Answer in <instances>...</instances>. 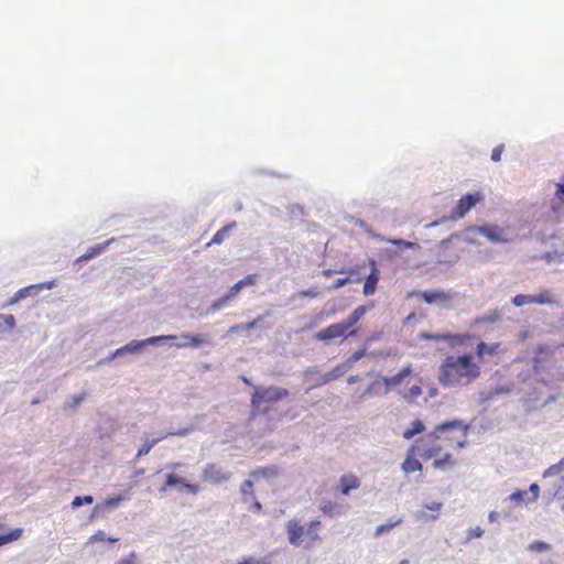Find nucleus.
<instances>
[{"label": "nucleus", "mask_w": 564, "mask_h": 564, "mask_svg": "<svg viewBox=\"0 0 564 564\" xmlns=\"http://www.w3.org/2000/svg\"><path fill=\"white\" fill-rule=\"evenodd\" d=\"M469 425L462 420L436 424L433 431L423 434L412 444V449L424 460H433L435 469H452L457 459L454 452L468 444Z\"/></svg>", "instance_id": "1"}, {"label": "nucleus", "mask_w": 564, "mask_h": 564, "mask_svg": "<svg viewBox=\"0 0 564 564\" xmlns=\"http://www.w3.org/2000/svg\"><path fill=\"white\" fill-rule=\"evenodd\" d=\"M481 376V367L470 352L445 356L437 368V382L445 389H462Z\"/></svg>", "instance_id": "2"}, {"label": "nucleus", "mask_w": 564, "mask_h": 564, "mask_svg": "<svg viewBox=\"0 0 564 564\" xmlns=\"http://www.w3.org/2000/svg\"><path fill=\"white\" fill-rule=\"evenodd\" d=\"M367 307L360 305L356 307L347 318L340 323L332 324L316 333L315 337L322 341H329L338 337H349L357 335V323L364 317Z\"/></svg>", "instance_id": "3"}, {"label": "nucleus", "mask_w": 564, "mask_h": 564, "mask_svg": "<svg viewBox=\"0 0 564 564\" xmlns=\"http://www.w3.org/2000/svg\"><path fill=\"white\" fill-rule=\"evenodd\" d=\"M321 521L313 520L308 523L307 528H304L296 520H290L286 523V533L290 544L294 546H303L304 549H311L316 542L321 541L318 528Z\"/></svg>", "instance_id": "4"}, {"label": "nucleus", "mask_w": 564, "mask_h": 564, "mask_svg": "<svg viewBox=\"0 0 564 564\" xmlns=\"http://www.w3.org/2000/svg\"><path fill=\"white\" fill-rule=\"evenodd\" d=\"M289 395V391L285 388L280 387H268V388H256L251 397L252 412L251 416L254 417L256 410L264 402H275L282 400Z\"/></svg>", "instance_id": "5"}, {"label": "nucleus", "mask_w": 564, "mask_h": 564, "mask_svg": "<svg viewBox=\"0 0 564 564\" xmlns=\"http://www.w3.org/2000/svg\"><path fill=\"white\" fill-rule=\"evenodd\" d=\"M419 338L422 340H434V341H446L451 347L462 346L467 341L471 340L474 336L469 333L458 334H431L427 332H421Z\"/></svg>", "instance_id": "6"}, {"label": "nucleus", "mask_w": 564, "mask_h": 564, "mask_svg": "<svg viewBox=\"0 0 564 564\" xmlns=\"http://www.w3.org/2000/svg\"><path fill=\"white\" fill-rule=\"evenodd\" d=\"M484 196L479 192L468 193L462 198L458 199L455 207L451 210L449 218L452 220H457L463 217L479 202H481Z\"/></svg>", "instance_id": "7"}, {"label": "nucleus", "mask_w": 564, "mask_h": 564, "mask_svg": "<svg viewBox=\"0 0 564 564\" xmlns=\"http://www.w3.org/2000/svg\"><path fill=\"white\" fill-rule=\"evenodd\" d=\"M175 338H176L175 336L169 335V336H154V337L147 338L144 340H132L129 344H127L126 346L118 348L116 350V352L113 354V356H120L124 352H138L141 348H143L148 345H153L156 343L175 339Z\"/></svg>", "instance_id": "8"}, {"label": "nucleus", "mask_w": 564, "mask_h": 564, "mask_svg": "<svg viewBox=\"0 0 564 564\" xmlns=\"http://www.w3.org/2000/svg\"><path fill=\"white\" fill-rule=\"evenodd\" d=\"M203 479L213 485H220L230 479V474L216 464H208L203 470Z\"/></svg>", "instance_id": "9"}, {"label": "nucleus", "mask_w": 564, "mask_h": 564, "mask_svg": "<svg viewBox=\"0 0 564 564\" xmlns=\"http://www.w3.org/2000/svg\"><path fill=\"white\" fill-rule=\"evenodd\" d=\"M501 350V343H491L487 344L484 340L477 343L475 347L474 358L478 360L480 367L482 368V364L488 356L498 355Z\"/></svg>", "instance_id": "10"}, {"label": "nucleus", "mask_w": 564, "mask_h": 564, "mask_svg": "<svg viewBox=\"0 0 564 564\" xmlns=\"http://www.w3.org/2000/svg\"><path fill=\"white\" fill-rule=\"evenodd\" d=\"M240 492L242 496V501L245 503H250L251 510L253 512H257V513L261 512L262 506L254 495L253 482L251 480L248 479L242 482V485L240 487Z\"/></svg>", "instance_id": "11"}, {"label": "nucleus", "mask_w": 564, "mask_h": 564, "mask_svg": "<svg viewBox=\"0 0 564 564\" xmlns=\"http://www.w3.org/2000/svg\"><path fill=\"white\" fill-rule=\"evenodd\" d=\"M189 433V429H182L176 432H167L162 435H160L156 438L147 441L138 451L137 458L148 455L150 451L162 440H165L169 436H186Z\"/></svg>", "instance_id": "12"}, {"label": "nucleus", "mask_w": 564, "mask_h": 564, "mask_svg": "<svg viewBox=\"0 0 564 564\" xmlns=\"http://www.w3.org/2000/svg\"><path fill=\"white\" fill-rule=\"evenodd\" d=\"M174 486H182L186 489L189 494L196 495L200 487L197 484H189L186 482V480L182 477H178L174 473H171L166 476L165 484L162 487V491H165L167 488L174 487Z\"/></svg>", "instance_id": "13"}, {"label": "nucleus", "mask_w": 564, "mask_h": 564, "mask_svg": "<svg viewBox=\"0 0 564 564\" xmlns=\"http://www.w3.org/2000/svg\"><path fill=\"white\" fill-rule=\"evenodd\" d=\"M360 479L354 474H345L339 478L337 490L344 495L348 496L352 490H356L360 487Z\"/></svg>", "instance_id": "14"}, {"label": "nucleus", "mask_w": 564, "mask_h": 564, "mask_svg": "<svg viewBox=\"0 0 564 564\" xmlns=\"http://www.w3.org/2000/svg\"><path fill=\"white\" fill-rule=\"evenodd\" d=\"M370 265L371 272L367 276L364 284V294L366 296L372 295L376 292L379 281V270L377 269L376 261L370 260Z\"/></svg>", "instance_id": "15"}, {"label": "nucleus", "mask_w": 564, "mask_h": 564, "mask_svg": "<svg viewBox=\"0 0 564 564\" xmlns=\"http://www.w3.org/2000/svg\"><path fill=\"white\" fill-rule=\"evenodd\" d=\"M417 454H415L412 449V446L409 448L406 457L402 463V470L405 474H411L414 471H421L423 468L422 463L417 459Z\"/></svg>", "instance_id": "16"}, {"label": "nucleus", "mask_w": 564, "mask_h": 564, "mask_svg": "<svg viewBox=\"0 0 564 564\" xmlns=\"http://www.w3.org/2000/svg\"><path fill=\"white\" fill-rule=\"evenodd\" d=\"M419 295L427 304H433L436 302H447L452 299L451 293L437 290L423 291L420 292Z\"/></svg>", "instance_id": "17"}, {"label": "nucleus", "mask_w": 564, "mask_h": 564, "mask_svg": "<svg viewBox=\"0 0 564 564\" xmlns=\"http://www.w3.org/2000/svg\"><path fill=\"white\" fill-rule=\"evenodd\" d=\"M477 230L479 234L485 236L491 242L507 241V239L503 238V236H502V229L497 226L484 225V226H480Z\"/></svg>", "instance_id": "18"}, {"label": "nucleus", "mask_w": 564, "mask_h": 564, "mask_svg": "<svg viewBox=\"0 0 564 564\" xmlns=\"http://www.w3.org/2000/svg\"><path fill=\"white\" fill-rule=\"evenodd\" d=\"M346 509V505L338 503L332 500H326L319 506V510L330 518L341 514Z\"/></svg>", "instance_id": "19"}, {"label": "nucleus", "mask_w": 564, "mask_h": 564, "mask_svg": "<svg viewBox=\"0 0 564 564\" xmlns=\"http://www.w3.org/2000/svg\"><path fill=\"white\" fill-rule=\"evenodd\" d=\"M412 373V366L411 365H408L405 367H403L400 372H398L395 376H392V377H384L382 378L387 384V387H389V391L391 390L392 387H398L402 383V381L409 377L410 375Z\"/></svg>", "instance_id": "20"}, {"label": "nucleus", "mask_w": 564, "mask_h": 564, "mask_svg": "<svg viewBox=\"0 0 564 564\" xmlns=\"http://www.w3.org/2000/svg\"><path fill=\"white\" fill-rule=\"evenodd\" d=\"M113 241V239L111 240H108L106 242H102V243H98L96 246H93L91 248H89L83 256H80L77 261L79 262H83V261H88L99 254H101L106 248Z\"/></svg>", "instance_id": "21"}, {"label": "nucleus", "mask_w": 564, "mask_h": 564, "mask_svg": "<svg viewBox=\"0 0 564 564\" xmlns=\"http://www.w3.org/2000/svg\"><path fill=\"white\" fill-rule=\"evenodd\" d=\"M388 393H389V387H387V384L382 378L377 379L373 382H371L365 391V394H368V395H384Z\"/></svg>", "instance_id": "22"}, {"label": "nucleus", "mask_w": 564, "mask_h": 564, "mask_svg": "<svg viewBox=\"0 0 564 564\" xmlns=\"http://www.w3.org/2000/svg\"><path fill=\"white\" fill-rule=\"evenodd\" d=\"M236 227V223H230L226 226H224L221 229H219L212 238V240L207 243V246L210 245H220L226 237L229 235L230 230Z\"/></svg>", "instance_id": "23"}, {"label": "nucleus", "mask_w": 564, "mask_h": 564, "mask_svg": "<svg viewBox=\"0 0 564 564\" xmlns=\"http://www.w3.org/2000/svg\"><path fill=\"white\" fill-rule=\"evenodd\" d=\"M425 430L424 423L421 420H414L410 426L403 432L405 440H411L415 435L423 433Z\"/></svg>", "instance_id": "24"}, {"label": "nucleus", "mask_w": 564, "mask_h": 564, "mask_svg": "<svg viewBox=\"0 0 564 564\" xmlns=\"http://www.w3.org/2000/svg\"><path fill=\"white\" fill-rule=\"evenodd\" d=\"M278 475V467L276 466H269L256 469L250 473V477L258 479V478H270L275 477Z\"/></svg>", "instance_id": "25"}, {"label": "nucleus", "mask_w": 564, "mask_h": 564, "mask_svg": "<svg viewBox=\"0 0 564 564\" xmlns=\"http://www.w3.org/2000/svg\"><path fill=\"white\" fill-rule=\"evenodd\" d=\"M533 304L544 305L554 304L553 294L550 290H543L539 294L532 295Z\"/></svg>", "instance_id": "26"}, {"label": "nucleus", "mask_w": 564, "mask_h": 564, "mask_svg": "<svg viewBox=\"0 0 564 564\" xmlns=\"http://www.w3.org/2000/svg\"><path fill=\"white\" fill-rule=\"evenodd\" d=\"M118 540H119L118 538L107 536L104 531L99 530L88 538L87 544H95V543L105 542V541H108L110 543H116V542H118Z\"/></svg>", "instance_id": "27"}, {"label": "nucleus", "mask_w": 564, "mask_h": 564, "mask_svg": "<svg viewBox=\"0 0 564 564\" xmlns=\"http://www.w3.org/2000/svg\"><path fill=\"white\" fill-rule=\"evenodd\" d=\"M562 473H564V457L560 462H557V463L551 465L549 468H546L543 471V478L557 476V475H561Z\"/></svg>", "instance_id": "28"}, {"label": "nucleus", "mask_w": 564, "mask_h": 564, "mask_svg": "<svg viewBox=\"0 0 564 564\" xmlns=\"http://www.w3.org/2000/svg\"><path fill=\"white\" fill-rule=\"evenodd\" d=\"M182 338L185 339V343L180 344L178 347H199L204 339L200 335H182Z\"/></svg>", "instance_id": "29"}, {"label": "nucleus", "mask_w": 564, "mask_h": 564, "mask_svg": "<svg viewBox=\"0 0 564 564\" xmlns=\"http://www.w3.org/2000/svg\"><path fill=\"white\" fill-rule=\"evenodd\" d=\"M402 521L403 520L400 518L395 521H389L387 523L380 524L379 527H377L375 535L379 536V535L390 532L394 527L401 524Z\"/></svg>", "instance_id": "30"}, {"label": "nucleus", "mask_w": 564, "mask_h": 564, "mask_svg": "<svg viewBox=\"0 0 564 564\" xmlns=\"http://www.w3.org/2000/svg\"><path fill=\"white\" fill-rule=\"evenodd\" d=\"M23 530L20 528L13 529L8 533H2V545L13 542L21 538Z\"/></svg>", "instance_id": "31"}, {"label": "nucleus", "mask_w": 564, "mask_h": 564, "mask_svg": "<svg viewBox=\"0 0 564 564\" xmlns=\"http://www.w3.org/2000/svg\"><path fill=\"white\" fill-rule=\"evenodd\" d=\"M553 497L560 501H563L562 509H564V475L556 482Z\"/></svg>", "instance_id": "32"}, {"label": "nucleus", "mask_w": 564, "mask_h": 564, "mask_svg": "<svg viewBox=\"0 0 564 564\" xmlns=\"http://www.w3.org/2000/svg\"><path fill=\"white\" fill-rule=\"evenodd\" d=\"M422 388L417 384H414L406 391L404 399L409 402H414L419 397L422 395Z\"/></svg>", "instance_id": "33"}, {"label": "nucleus", "mask_w": 564, "mask_h": 564, "mask_svg": "<svg viewBox=\"0 0 564 564\" xmlns=\"http://www.w3.org/2000/svg\"><path fill=\"white\" fill-rule=\"evenodd\" d=\"M512 303L517 307L533 304L532 295L518 294L512 299Z\"/></svg>", "instance_id": "34"}, {"label": "nucleus", "mask_w": 564, "mask_h": 564, "mask_svg": "<svg viewBox=\"0 0 564 564\" xmlns=\"http://www.w3.org/2000/svg\"><path fill=\"white\" fill-rule=\"evenodd\" d=\"M93 501H94L93 496H84V497L77 496L72 501V507L78 508V507L83 506L84 503L90 505V503H93Z\"/></svg>", "instance_id": "35"}, {"label": "nucleus", "mask_w": 564, "mask_h": 564, "mask_svg": "<svg viewBox=\"0 0 564 564\" xmlns=\"http://www.w3.org/2000/svg\"><path fill=\"white\" fill-rule=\"evenodd\" d=\"M37 289L36 285H31V286H28V288H24L22 290H20L17 294H15V297L10 302V303H14L17 302L19 299L21 297H24L26 296L28 294H31L32 291H35Z\"/></svg>", "instance_id": "36"}, {"label": "nucleus", "mask_w": 564, "mask_h": 564, "mask_svg": "<svg viewBox=\"0 0 564 564\" xmlns=\"http://www.w3.org/2000/svg\"><path fill=\"white\" fill-rule=\"evenodd\" d=\"M528 495L527 490H516L510 495V500L514 502H522L524 501V497Z\"/></svg>", "instance_id": "37"}, {"label": "nucleus", "mask_w": 564, "mask_h": 564, "mask_svg": "<svg viewBox=\"0 0 564 564\" xmlns=\"http://www.w3.org/2000/svg\"><path fill=\"white\" fill-rule=\"evenodd\" d=\"M238 564H270V562L265 558H254V557H247L243 561L239 562Z\"/></svg>", "instance_id": "38"}, {"label": "nucleus", "mask_w": 564, "mask_h": 564, "mask_svg": "<svg viewBox=\"0 0 564 564\" xmlns=\"http://www.w3.org/2000/svg\"><path fill=\"white\" fill-rule=\"evenodd\" d=\"M502 152H503V144H499L496 148H494L492 152H491V160L494 162L500 161Z\"/></svg>", "instance_id": "39"}, {"label": "nucleus", "mask_w": 564, "mask_h": 564, "mask_svg": "<svg viewBox=\"0 0 564 564\" xmlns=\"http://www.w3.org/2000/svg\"><path fill=\"white\" fill-rule=\"evenodd\" d=\"M549 549H550V545L544 542H534L530 545V550L536 551V552L547 551Z\"/></svg>", "instance_id": "40"}, {"label": "nucleus", "mask_w": 564, "mask_h": 564, "mask_svg": "<svg viewBox=\"0 0 564 564\" xmlns=\"http://www.w3.org/2000/svg\"><path fill=\"white\" fill-rule=\"evenodd\" d=\"M242 286L247 285H254L257 283V275L256 274H249L242 280L239 281Z\"/></svg>", "instance_id": "41"}, {"label": "nucleus", "mask_w": 564, "mask_h": 564, "mask_svg": "<svg viewBox=\"0 0 564 564\" xmlns=\"http://www.w3.org/2000/svg\"><path fill=\"white\" fill-rule=\"evenodd\" d=\"M349 278H341V279H337L333 285L329 288V290H337V289H340L343 286H345L347 283H349Z\"/></svg>", "instance_id": "42"}, {"label": "nucleus", "mask_w": 564, "mask_h": 564, "mask_svg": "<svg viewBox=\"0 0 564 564\" xmlns=\"http://www.w3.org/2000/svg\"><path fill=\"white\" fill-rule=\"evenodd\" d=\"M243 286L240 284V282H237L235 285H232L229 290V293L228 295L226 296V300L228 299H231L234 296H236L240 290L242 289Z\"/></svg>", "instance_id": "43"}, {"label": "nucleus", "mask_w": 564, "mask_h": 564, "mask_svg": "<svg viewBox=\"0 0 564 564\" xmlns=\"http://www.w3.org/2000/svg\"><path fill=\"white\" fill-rule=\"evenodd\" d=\"M387 242L394 245V246H404L406 248L412 247L411 242L404 241L402 239H388Z\"/></svg>", "instance_id": "44"}, {"label": "nucleus", "mask_w": 564, "mask_h": 564, "mask_svg": "<svg viewBox=\"0 0 564 564\" xmlns=\"http://www.w3.org/2000/svg\"><path fill=\"white\" fill-rule=\"evenodd\" d=\"M530 491L532 492V498L531 500L532 501H535L538 498H539V494H540V487L538 484L533 482L531 484L530 486Z\"/></svg>", "instance_id": "45"}, {"label": "nucleus", "mask_w": 564, "mask_h": 564, "mask_svg": "<svg viewBox=\"0 0 564 564\" xmlns=\"http://www.w3.org/2000/svg\"><path fill=\"white\" fill-rule=\"evenodd\" d=\"M135 563H137V555L134 553H131L129 556L120 560L118 564H135Z\"/></svg>", "instance_id": "46"}, {"label": "nucleus", "mask_w": 564, "mask_h": 564, "mask_svg": "<svg viewBox=\"0 0 564 564\" xmlns=\"http://www.w3.org/2000/svg\"><path fill=\"white\" fill-rule=\"evenodd\" d=\"M318 294H319V291L316 286L311 288L310 290L301 293L302 296H307V297H316Z\"/></svg>", "instance_id": "47"}, {"label": "nucleus", "mask_w": 564, "mask_h": 564, "mask_svg": "<svg viewBox=\"0 0 564 564\" xmlns=\"http://www.w3.org/2000/svg\"><path fill=\"white\" fill-rule=\"evenodd\" d=\"M425 508L431 511H440L442 508V503L437 501H432L425 505Z\"/></svg>", "instance_id": "48"}, {"label": "nucleus", "mask_w": 564, "mask_h": 564, "mask_svg": "<svg viewBox=\"0 0 564 564\" xmlns=\"http://www.w3.org/2000/svg\"><path fill=\"white\" fill-rule=\"evenodd\" d=\"M121 497H111L106 500V505L110 507H116L121 502Z\"/></svg>", "instance_id": "49"}, {"label": "nucleus", "mask_w": 564, "mask_h": 564, "mask_svg": "<svg viewBox=\"0 0 564 564\" xmlns=\"http://www.w3.org/2000/svg\"><path fill=\"white\" fill-rule=\"evenodd\" d=\"M3 321H4L6 325H8L9 327H13L14 317L12 315L4 316Z\"/></svg>", "instance_id": "50"}, {"label": "nucleus", "mask_w": 564, "mask_h": 564, "mask_svg": "<svg viewBox=\"0 0 564 564\" xmlns=\"http://www.w3.org/2000/svg\"><path fill=\"white\" fill-rule=\"evenodd\" d=\"M258 319L243 324L245 330H250L256 327Z\"/></svg>", "instance_id": "51"}, {"label": "nucleus", "mask_w": 564, "mask_h": 564, "mask_svg": "<svg viewBox=\"0 0 564 564\" xmlns=\"http://www.w3.org/2000/svg\"><path fill=\"white\" fill-rule=\"evenodd\" d=\"M241 330H245L243 324L234 325L229 329L230 333H237Z\"/></svg>", "instance_id": "52"}, {"label": "nucleus", "mask_w": 564, "mask_h": 564, "mask_svg": "<svg viewBox=\"0 0 564 564\" xmlns=\"http://www.w3.org/2000/svg\"><path fill=\"white\" fill-rule=\"evenodd\" d=\"M347 381H348L349 384L356 383V382L359 381V377L358 376H350Z\"/></svg>", "instance_id": "53"}, {"label": "nucleus", "mask_w": 564, "mask_h": 564, "mask_svg": "<svg viewBox=\"0 0 564 564\" xmlns=\"http://www.w3.org/2000/svg\"><path fill=\"white\" fill-rule=\"evenodd\" d=\"M182 467V463H172L169 465V468L175 471L177 468Z\"/></svg>", "instance_id": "54"}, {"label": "nucleus", "mask_w": 564, "mask_h": 564, "mask_svg": "<svg viewBox=\"0 0 564 564\" xmlns=\"http://www.w3.org/2000/svg\"><path fill=\"white\" fill-rule=\"evenodd\" d=\"M556 194H557L558 196H560V195H564V184H558V185H557Z\"/></svg>", "instance_id": "55"}, {"label": "nucleus", "mask_w": 564, "mask_h": 564, "mask_svg": "<svg viewBox=\"0 0 564 564\" xmlns=\"http://www.w3.org/2000/svg\"><path fill=\"white\" fill-rule=\"evenodd\" d=\"M497 518H498V513H497V512L491 511V512L489 513V520H490L491 522H494Z\"/></svg>", "instance_id": "56"}, {"label": "nucleus", "mask_w": 564, "mask_h": 564, "mask_svg": "<svg viewBox=\"0 0 564 564\" xmlns=\"http://www.w3.org/2000/svg\"><path fill=\"white\" fill-rule=\"evenodd\" d=\"M481 534H482V530L480 528H476L474 536L479 538V536H481Z\"/></svg>", "instance_id": "57"}, {"label": "nucleus", "mask_w": 564, "mask_h": 564, "mask_svg": "<svg viewBox=\"0 0 564 564\" xmlns=\"http://www.w3.org/2000/svg\"><path fill=\"white\" fill-rule=\"evenodd\" d=\"M362 355H364V352H362V351H358V352H356V354L354 355L352 359H354V360H358L359 358H361V356H362Z\"/></svg>", "instance_id": "58"}, {"label": "nucleus", "mask_w": 564, "mask_h": 564, "mask_svg": "<svg viewBox=\"0 0 564 564\" xmlns=\"http://www.w3.org/2000/svg\"><path fill=\"white\" fill-rule=\"evenodd\" d=\"M323 274H324L325 276H330V275L333 274V271H332V270H325V271L323 272Z\"/></svg>", "instance_id": "59"}, {"label": "nucleus", "mask_w": 564, "mask_h": 564, "mask_svg": "<svg viewBox=\"0 0 564 564\" xmlns=\"http://www.w3.org/2000/svg\"><path fill=\"white\" fill-rule=\"evenodd\" d=\"M144 474V470L143 469H139L135 471V476H140V475H143Z\"/></svg>", "instance_id": "60"}, {"label": "nucleus", "mask_w": 564, "mask_h": 564, "mask_svg": "<svg viewBox=\"0 0 564 564\" xmlns=\"http://www.w3.org/2000/svg\"><path fill=\"white\" fill-rule=\"evenodd\" d=\"M83 400H84V395H80V397H78V398L76 399V401H75V402H76V404H78V403H79L80 401H83Z\"/></svg>", "instance_id": "61"}, {"label": "nucleus", "mask_w": 564, "mask_h": 564, "mask_svg": "<svg viewBox=\"0 0 564 564\" xmlns=\"http://www.w3.org/2000/svg\"><path fill=\"white\" fill-rule=\"evenodd\" d=\"M438 224H440V221L437 220V221H434V223L427 225V227H434V226H437Z\"/></svg>", "instance_id": "62"}, {"label": "nucleus", "mask_w": 564, "mask_h": 564, "mask_svg": "<svg viewBox=\"0 0 564 564\" xmlns=\"http://www.w3.org/2000/svg\"><path fill=\"white\" fill-rule=\"evenodd\" d=\"M242 380L245 383L250 384V381L246 377H243Z\"/></svg>", "instance_id": "63"}, {"label": "nucleus", "mask_w": 564, "mask_h": 564, "mask_svg": "<svg viewBox=\"0 0 564 564\" xmlns=\"http://www.w3.org/2000/svg\"><path fill=\"white\" fill-rule=\"evenodd\" d=\"M400 564H409V562L406 560H403L400 562Z\"/></svg>", "instance_id": "64"}]
</instances>
